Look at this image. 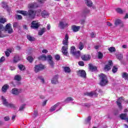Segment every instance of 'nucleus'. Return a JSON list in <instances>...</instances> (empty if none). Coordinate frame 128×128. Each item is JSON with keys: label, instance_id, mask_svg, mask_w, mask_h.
I'll return each instance as SVG.
<instances>
[{"label": "nucleus", "instance_id": "2f4dec72", "mask_svg": "<svg viewBox=\"0 0 128 128\" xmlns=\"http://www.w3.org/2000/svg\"><path fill=\"white\" fill-rule=\"evenodd\" d=\"M19 60H20V58L18 56H16L14 57L13 62H18Z\"/></svg>", "mask_w": 128, "mask_h": 128}, {"label": "nucleus", "instance_id": "6e6d98bb", "mask_svg": "<svg viewBox=\"0 0 128 128\" xmlns=\"http://www.w3.org/2000/svg\"><path fill=\"white\" fill-rule=\"evenodd\" d=\"M16 18H18V20H22V16L20 15H17L16 16Z\"/></svg>", "mask_w": 128, "mask_h": 128}, {"label": "nucleus", "instance_id": "f8f14e48", "mask_svg": "<svg viewBox=\"0 0 128 128\" xmlns=\"http://www.w3.org/2000/svg\"><path fill=\"white\" fill-rule=\"evenodd\" d=\"M68 26V23L66 22V20H62V21H60L58 27L60 28H64L66 26Z\"/></svg>", "mask_w": 128, "mask_h": 128}, {"label": "nucleus", "instance_id": "ea45409f", "mask_svg": "<svg viewBox=\"0 0 128 128\" xmlns=\"http://www.w3.org/2000/svg\"><path fill=\"white\" fill-rule=\"evenodd\" d=\"M0 24H4V22H6V18H0Z\"/></svg>", "mask_w": 128, "mask_h": 128}, {"label": "nucleus", "instance_id": "69168bd1", "mask_svg": "<svg viewBox=\"0 0 128 128\" xmlns=\"http://www.w3.org/2000/svg\"><path fill=\"white\" fill-rule=\"evenodd\" d=\"M46 0H38V2H40V4H42Z\"/></svg>", "mask_w": 128, "mask_h": 128}, {"label": "nucleus", "instance_id": "79ce46f5", "mask_svg": "<svg viewBox=\"0 0 128 128\" xmlns=\"http://www.w3.org/2000/svg\"><path fill=\"white\" fill-rule=\"evenodd\" d=\"M18 66L19 70H24V68H26L22 64L18 65Z\"/></svg>", "mask_w": 128, "mask_h": 128}, {"label": "nucleus", "instance_id": "e433bc0d", "mask_svg": "<svg viewBox=\"0 0 128 128\" xmlns=\"http://www.w3.org/2000/svg\"><path fill=\"white\" fill-rule=\"evenodd\" d=\"M122 24V20L118 19L116 20L114 22L115 26H118V24Z\"/></svg>", "mask_w": 128, "mask_h": 128}, {"label": "nucleus", "instance_id": "cd10ccee", "mask_svg": "<svg viewBox=\"0 0 128 128\" xmlns=\"http://www.w3.org/2000/svg\"><path fill=\"white\" fill-rule=\"evenodd\" d=\"M78 48L80 50H82L84 49V44L82 42H80L79 43Z\"/></svg>", "mask_w": 128, "mask_h": 128}, {"label": "nucleus", "instance_id": "5701e85b", "mask_svg": "<svg viewBox=\"0 0 128 128\" xmlns=\"http://www.w3.org/2000/svg\"><path fill=\"white\" fill-rule=\"evenodd\" d=\"M80 26H72V30L74 32H78L80 30Z\"/></svg>", "mask_w": 128, "mask_h": 128}, {"label": "nucleus", "instance_id": "6ab92c4d", "mask_svg": "<svg viewBox=\"0 0 128 128\" xmlns=\"http://www.w3.org/2000/svg\"><path fill=\"white\" fill-rule=\"evenodd\" d=\"M82 60H90L91 56L89 54H84L81 56Z\"/></svg>", "mask_w": 128, "mask_h": 128}, {"label": "nucleus", "instance_id": "3c124183", "mask_svg": "<svg viewBox=\"0 0 128 128\" xmlns=\"http://www.w3.org/2000/svg\"><path fill=\"white\" fill-rule=\"evenodd\" d=\"M4 60H6V58H4V56H2L0 59V64H2Z\"/></svg>", "mask_w": 128, "mask_h": 128}, {"label": "nucleus", "instance_id": "a211bd4d", "mask_svg": "<svg viewBox=\"0 0 128 128\" xmlns=\"http://www.w3.org/2000/svg\"><path fill=\"white\" fill-rule=\"evenodd\" d=\"M120 118H121V120H126L128 122V116L127 114H122L120 115Z\"/></svg>", "mask_w": 128, "mask_h": 128}, {"label": "nucleus", "instance_id": "4be33fe9", "mask_svg": "<svg viewBox=\"0 0 128 128\" xmlns=\"http://www.w3.org/2000/svg\"><path fill=\"white\" fill-rule=\"evenodd\" d=\"M84 2L87 6H88L89 8H92V0H84Z\"/></svg>", "mask_w": 128, "mask_h": 128}, {"label": "nucleus", "instance_id": "393cba45", "mask_svg": "<svg viewBox=\"0 0 128 128\" xmlns=\"http://www.w3.org/2000/svg\"><path fill=\"white\" fill-rule=\"evenodd\" d=\"M38 6L36 3H32L29 4L28 7L29 8H38Z\"/></svg>", "mask_w": 128, "mask_h": 128}, {"label": "nucleus", "instance_id": "9d476101", "mask_svg": "<svg viewBox=\"0 0 128 128\" xmlns=\"http://www.w3.org/2000/svg\"><path fill=\"white\" fill-rule=\"evenodd\" d=\"M44 68V66L42 65V64L36 65L34 67V71L35 72H38L40 70H42Z\"/></svg>", "mask_w": 128, "mask_h": 128}, {"label": "nucleus", "instance_id": "bf43d9fd", "mask_svg": "<svg viewBox=\"0 0 128 128\" xmlns=\"http://www.w3.org/2000/svg\"><path fill=\"white\" fill-rule=\"evenodd\" d=\"M48 50H42V54H48Z\"/></svg>", "mask_w": 128, "mask_h": 128}, {"label": "nucleus", "instance_id": "1a4fd4ad", "mask_svg": "<svg viewBox=\"0 0 128 128\" xmlns=\"http://www.w3.org/2000/svg\"><path fill=\"white\" fill-rule=\"evenodd\" d=\"M6 32H8V34H12L14 32V30H12V26L10 23L8 24L5 28Z\"/></svg>", "mask_w": 128, "mask_h": 128}, {"label": "nucleus", "instance_id": "5fc2aeb1", "mask_svg": "<svg viewBox=\"0 0 128 128\" xmlns=\"http://www.w3.org/2000/svg\"><path fill=\"white\" fill-rule=\"evenodd\" d=\"M78 64L81 66H84V62L82 61H80L78 62Z\"/></svg>", "mask_w": 128, "mask_h": 128}, {"label": "nucleus", "instance_id": "58836bf2", "mask_svg": "<svg viewBox=\"0 0 128 128\" xmlns=\"http://www.w3.org/2000/svg\"><path fill=\"white\" fill-rule=\"evenodd\" d=\"M108 50H109L110 52H116V48H114V47H110L108 48Z\"/></svg>", "mask_w": 128, "mask_h": 128}, {"label": "nucleus", "instance_id": "4d7b16f0", "mask_svg": "<svg viewBox=\"0 0 128 128\" xmlns=\"http://www.w3.org/2000/svg\"><path fill=\"white\" fill-rule=\"evenodd\" d=\"M4 120L6 122H8V120H10V117L6 116V117H4Z\"/></svg>", "mask_w": 128, "mask_h": 128}, {"label": "nucleus", "instance_id": "423d86ee", "mask_svg": "<svg viewBox=\"0 0 128 128\" xmlns=\"http://www.w3.org/2000/svg\"><path fill=\"white\" fill-rule=\"evenodd\" d=\"M124 102H126V104H128V100L124 101V97H120L116 102L117 106L120 110H122V103Z\"/></svg>", "mask_w": 128, "mask_h": 128}, {"label": "nucleus", "instance_id": "052dcab7", "mask_svg": "<svg viewBox=\"0 0 128 128\" xmlns=\"http://www.w3.org/2000/svg\"><path fill=\"white\" fill-rule=\"evenodd\" d=\"M48 102V100H45L43 102H42V106H44L46 104V102Z\"/></svg>", "mask_w": 128, "mask_h": 128}, {"label": "nucleus", "instance_id": "ddd939ff", "mask_svg": "<svg viewBox=\"0 0 128 128\" xmlns=\"http://www.w3.org/2000/svg\"><path fill=\"white\" fill-rule=\"evenodd\" d=\"M112 66V61L110 60L108 62V64L107 65H106L104 68V70H110L111 68L110 66Z\"/></svg>", "mask_w": 128, "mask_h": 128}, {"label": "nucleus", "instance_id": "f704fd0d", "mask_svg": "<svg viewBox=\"0 0 128 128\" xmlns=\"http://www.w3.org/2000/svg\"><path fill=\"white\" fill-rule=\"evenodd\" d=\"M14 80H18V82H20V80H22V77L20 75H16L14 76Z\"/></svg>", "mask_w": 128, "mask_h": 128}, {"label": "nucleus", "instance_id": "a18cd8bd", "mask_svg": "<svg viewBox=\"0 0 128 128\" xmlns=\"http://www.w3.org/2000/svg\"><path fill=\"white\" fill-rule=\"evenodd\" d=\"M13 28H18V23L16 22H14L13 24Z\"/></svg>", "mask_w": 128, "mask_h": 128}, {"label": "nucleus", "instance_id": "7c9ffc66", "mask_svg": "<svg viewBox=\"0 0 128 128\" xmlns=\"http://www.w3.org/2000/svg\"><path fill=\"white\" fill-rule=\"evenodd\" d=\"M2 6L4 8H6V10L10 12V10H8V6L6 5V3L5 2H2Z\"/></svg>", "mask_w": 128, "mask_h": 128}, {"label": "nucleus", "instance_id": "412c9836", "mask_svg": "<svg viewBox=\"0 0 128 128\" xmlns=\"http://www.w3.org/2000/svg\"><path fill=\"white\" fill-rule=\"evenodd\" d=\"M9 88H10V86L8 84H6L2 86V92H6V90H8Z\"/></svg>", "mask_w": 128, "mask_h": 128}, {"label": "nucleus", "instance_id": "473e14b6", "mask_svg": "<svg viewBox=\"0 0 128 128\" xmlns=\"http://www.w3.org/2000/svg\"><path fill=\"white\" fill-rule=\"evenodd\" d=\"M27 38L28 40H30V42H34V40H36L34 38L32 37L30 35L27 36Z\"/></svg>", "mask_w": 128, "mask_h": 128}, {"label": "nucleus", "instance_id": "de8ad7c7", "mask_svg": "<svg viewBox=\"0 0 128 128\" xmlns=\"http://www.w3.org/2000/svg\"><path fill=\"white\" fill-rule=\"evenodd\" d=\"M116 12H118L119 14H122L123 12L122 10V8H116Z\"/></svg>", "mask_w": 128, "mask_h": 128}, {"label": "nucleus", "instance_id": "39448f33", "mask_svg": "<svg viewBox=\"0 0 128 128\" xmlns=\"http://www.w3.org/2000/svg\"><path fill=\"white\" fill-rule=\"evenodd\" d=\"M1 100L2 102V104L6 106L8 108H16V105L12 103H8V101H6V99L4 96H2Z\"/></svg>", "mask_w": 128, "mask_h": 128}, {"label": "nucleus", "instance_id": "774afa93", "mask_svg": "<svg viewBox=\"0 0 128 128\" xmlns=\"http://www.w3.org/2000/svg\"><path fill=\"white\" fill-rule=\"evenodd\" d=\"M10 70H16V68L11 66L10 68Z\"/></svg>", "mask_w": 128, "mask_h": 128}, {"label": "nucleus", "instance_id": "603ef678", "mask_svg": "<svg viewBox=\"0 0 128 128\" xmlns=\"http://www.w3.org/2000/svg\"><path fill=\"white\" fill-rule=\"evenodd\" d=\"M112 71L114 74H116V72H118V68L114 66L112 69Z\"/></svg>", "mask_w": 128, "mask_h": 128}, {"label": "nucleus", "instance_id": "49530a36", "mask_svg": "<svg viewBox=\"0 0 128 128\" xmlns=\"http://www.w3.org/2000/svg\"><path fill=\"white\" fill-rule=\"evenodd\" d=\"M24 108H26V104H22V105L20 106V108H19V110H20V111L24 110Z\"/></svg>", "mask_w": 128, "mask_h": 128}, {"label": "nucleus", "instance_id": "7ed1b4c3", "mask_svg": "<svg viewBox=\"0 0 128 128\" xmlns=\"http://www.w3.org/2000/svg\"><path fill=\"white\" fill-rule=\"evenodd\" d=\"M39 60H48V62L50 64V66L53 68L54 67V61H52V56L50 55H48L47 57L44 54H42V56H39Z\"/></svg>", "mask_w": 128, "mask_h": 128}, {"label": "nucleus", "instance_id": "a878e982", "mask_svg": "<svg viewBox=\"0 0 128 128\" xmlns=\"http://www.w3.org/2000/svg\"><path fill=\"white\" fill-rule=\"evenodd\" d=\"M87 96H98V94H96V91H94L87 93Z\"/></svg>", "mask_w": 128, "mask_h": 128}, {"label": "nucleus", "instance_id": "9b49d317", "mask_svg": "<svg viewBox=\"0 0 128 128\" xmlns=\"http://www.w3.org/2000/svg\"><path fill=\"white\" fill-rule=\"evenodd\" d=\"M40 26V24L39 22H36V21H33L32 22L31 28L34 30H36Z\"/></svg>", "mask_w": 128, "mask_h": 128}, {"label": "nucleus", "instance_id": "13d9d810", "mask_svg": "<svg viewBox=\"0 0 128 128\" xmlns=\"http://www.w3.org/2000/svg\"><path fill=\"white\" fill-rule=\"evenodd\" d=\"M90 36L92 38H95L96 37V34L94 33V32H91L90 34Z\"/></svg>", "mask_w": 128, "mask_h": 128}, {"label": "nucleus", "instance_id": "0e129e2a", "mask_svg": "<svg viewBox=\"0 0 128 128\" xmlns=\"http://www.w3.org/2000/svg\"><path fill=\"white\" fill-rule=\"evenodd\" d=\"M40 80L41 82H42V84H44V80L43 78H40Z\"/></svg>", "mask_w": 128, "mask_h": 128}, {"label": "nucleus", "instance_id": "338daca9", "mask_svg": "<svg viewBox=\"0 0 128 128\" xmlns=\"http://www.w3.org/2000/svg\"><path fill=\"white\" fill-rule=\"evenodd\" d=\"M80 23L82 24H84V20H81L80 21Z\"/></svg>", "mask_w": 128, "mask_h": 128}, {"label": "nucleus", "instance_id": "72a5a7b5", "mask_svg": "<svg viewBox=\"0 0 128 128\" xmlns=\"http://www.w3.org/2000/svg\"><path fill=\"white\" fill-rule=\"evenodd\" d=\"M116 56V58L118 60H122V58H124V56L122 55V54L119 53Z\"/></svg>", "mask_w": 128, "mask_h": 128}, {"label": "nucleus", "instance_id": "f03ea898", "mask_svg": "<svg viewBox=\"0 0 128 128\" xmlns=\"http://www.w3.org/2000/svg\"><path fill=\"white\" fill-rule=\"evenodd\" d=\"M18 12L23 14V16H28L29 18L34 19L36 18V11L30 10L28 12L24 10H18Z\"/></svg>", "mask_w": 128, "mask_h": 128}, {"label": "nucleus", "instance_id": "680f3d73", "mask_svg": "<svg viewBox=\"0 0 128 128\" xmlns=\"http://www.w3.org/2000/svg\"><path fill=\"white\" fill-rule=\"evenodd\" d=\"M47 28H48V30H50V24H48Z\"/></svg>", "mask_w": 128, "mask_h": 128}, {"label": "nucleus", "instance_id": "a19ab883", "mask_svg": "<svg viewBox=\"0 0 128 128\" xmlns=\"http://www.w3.org/2000/svg\"><path fill=\"white\" fill-rule=\"evenodd\" d=\"M91 120H92V117H90V116H88L87 119L85 120L86 124H90Z\"/></svg>", "mask_w": 128, "mask_h": 128}, {"label": "nucleus", "instance_id": "c756f323", "mask_svg": "<svg viewBox=\"0 0 128 128\" xmlns=\"http://www.w3.org/2000/svg\"><path fill=\"white\" fill-rule=\"evenodd\" d=\"M46 28H42V29H41L39 32H38V35L39 36H42V34H44V32H46Z\"/></svg>", "mask_w": 128, "mask_h": 128}, {"label": "nucleus", "instance_id": "aec40b11", "mask_svg": "<svg viewBox=\"0 0 128 128\" xmlns=\"http://www.w3.org/2000/svg\"><path fill=\"white\" fill-rule=\"evenodd\" d=\"M41 15L42 18H48V16H50V14H48V12H46V10L42 11L41 13Z\"/></svg>", "mask_w": 128, "mask_h": 128}, {"label": "nucleus", "instance_id": "c85d7f7f", "mask_svg": "<svg viewBox=\"0 0 128 128\" xmlns=\"http://www.w3.org/2000/svg\"><path fill=\"white\" fill-rule=\"evenodd\" d=\"M122 77L123 78H124V80H128V74L124 72L122 74Z\"/></svg>", "mask_w": 128, "mask_h": 128}, {"label": "nucleus", "instance_id": "20e7f679", "mask_svg": "<svg viewBox=\"0 0 128 128\" xmlns=\"http://www.w3.org/2000/svg\"><path fill=\"white\" fill-rule=\"evenodd\" d=\"M99 76L100 78V86H106V84H108V82L106 76L104 74H102L99 75Z\"/></svg>", "mask_w": 128, "mask_h": 128}, {"label": "nucleus", "instance_id": "c03bdc74", "mask_svg": "<svg viewBox=\"0 0 128 128\" xmlns=\"http://www.w3.org/2000/svg\"><path fill=\"white\" fill-rule=\"evenodd\" d=\"M10 52H12V50L8 49V51L5 52L6 56H10Z\"/></svg>", "mask_w": 128, "mask_h": 128}, {"label": "nucleus", "instance_id": "864d4df0", "mask_svg": "<svg viewBox=\"0 0 128 128\" xmlns=\"http://www.w3.org/2000/svg\"><path fill=\"white\" fill-rule=\"evenodd\" d=\"M55 58L56 60H60V56L58 54H56L55 56Z\"/></svg>", "mask_w": 128, "mask_h": 128}, {"label": "nucleus", "instance_id": "e2e57ef3", "mask_svg": "<svg viewBox=\"0 0 128 128\" xmlns=\"http://www.w3.org/2000/svg\"><path fill=\"white\" fill-rule=\"evenodd\" d=\"M107 26H112V24L110 22H107Z\"/></svg>", "mask_w": 128, "mask_h": 128}, {"label": "nucleus", "instance_id": "f3484780", "mask_svg": "<svg viewBox=\"0 0 128 128\" xmlns=\"http://www.w3.org/2000/svg\"><path fill=\"white\" fill-rule=\"evenodd\" d=\"M58 75L54 76L52 80V84H58Z\"/></svg>", "mask_w": 128, "mask_h": 128}, {"label": "nucleus", "instance_id": "f257e3e1", "mask_svg": "<svg viewBox=\"0 0 128 128\" xmlns=\"http://www.w3.org/2000/svg\"><path fill=\"white\" fill-rule=\"evenodd\" d=\"M62 44L64 46L62 47V52L64 56H67L68 50V35L66 34L62 42Z\"/></svg>", "mask_w": 128, "mask_h": 128}, {"label": "nucleus", "instance_id": "4c0bfd02", "mask_svg": "<svg viewBox=\"0 0 128 128\" xmlns=\"http://www.w3.org/2000/svg\"><path fill=\"white\" fill-rule=\"evenodd\" d=\"M42 12V10H38L37 11L35 12V14L36 16H40V14Z\"/></svg>", "mask_w": 128, "mask_h": 128}, {"label": "nucleus", "instance_id": "37998d69", "mask_svg": "<svg viewBox=\"0 0 128 128\" xmlns=\"http://www.w3.org/2000/svg\"><path fill=\"white\" fill-rule=\"evenodd\" d=\"M74 99L71 97H68L66 100V102H72Z\"/></svg>", "mask_w": 128, "mask_h": 128}, {"label": "nucleus", "instance_id": "c9c22d12", "mask_svg": "<svg viewBox=\"0 0 128 128\" xmlns=\"http://www.w3.org/2000/svg\"><path fill=\"white\" fill-rule=\"evenodd\" d=\"M26 59L29 62H32V60H34V58L31 56H28L26 58Z\"/></svg>", "mask_w": 128, "mask_h": 128}, {"label": "nucleus", "instance_id": "6e6552de", "mask_svg": "<svg viewBox=\"0 0 128 128\" xmlns=\"http://www.w3.org/2000/svg\"><path fill=\"white\" fill-rule=\"evenodd\" d=\"M60 102H58L57 104H55L54 106H51V108L50 109V112H54L56 110H57L56 112H58V110H60Z\"/></svg>", "mask_w": 128, "mask_h": 128}, {"label": "nucleus", "instance_id": "8fccbe9b", "mask_svg": "<svg viewBox=\"0 0 128 128\" xmlns=\"http://www.w3.org/2000/svg\"><path fill=\"white\" fill-rule=\"evenodd\" d=\"M38 116V110H34L32 115V117L34 118H36Z\"/></svg>", "mask_w": 128, "mask_h": 128}, {"label": "nucleus", "instance_id": "2eb2a0df", "mask_svg": "<svg viewBox=\"0 0 128 128\" xmlns=\"http://www.w3.org/2000/svg\"><path fill=\"white\" fill-rule=\"evenodd\" d=\"M78 76H82V78H86V71L84 70H80L78 72Z\"/></svg>", "mask_w": 128, "mask_h": 128}, {"label": "nucleus", "instance_id": "0eeeda50", "mask_svg": "<svg viewBox=\"0 0 128 128\" xmlns=\"http://www.w3.org/2000/svg\"><path fill=\"white\" fill-rule=\"evenodd\" d=\"M70 52L71 54H72L73 56H74L76 58H80V52L79 50L76 51V47H74V46H72L71 47Z\"/></svg>", "mask_w": 128, "mask_h": 128}, {"label": "nucleus", "instance_id": "09e8293b", "mask_svg": "<svg viewBox=\"0 0 128 128\" xmlns=\"http://www.w3.org/2000/svg\"><path fill=\"white\" fill-rule=\"evenodd\" d=\"M102 56H104V54L100 52H98V58H102Z\"/></svg>", "mask_w": 128, "mask_h": 128}, {"label": "nucleus", "instance_id": "dca6fc26", "mask_svg": "<svg viewBox=\"0 0 128 128\" xmlns=\"http://www.w3.org/2000/svg\"><path fill=\"white\" fill-rule=\"evenodd\" d=\"M22 92V90L20 89H18L16 88H14L12 89V94H15L16 96H18L20 92Z\"/></svg>", "mask_w": 128, "mask_h": 128}, {"label": "nucleus", "instance_id": "4468645a", "mask_svg": "<svg viewBox=\"0 0 128 128\" xmlns=\"http://www.w3.org/2000/svg\"><path fill=\"white\" fill-rule=\"evenodd\" d=\"M90 10H88V8H85L84 9L82 14H81V16H83L84 18H86V16H88V14H90Z\"/></svg>", "mask_w": 128, "mask_h": 128}, {"label": "nucleus", "instance_id": "bb28decb", "mask_svg": "<svg viewBox=\"0 0 128 128\" xmlns=\"http://www.w3.org/2000/svg\"><path fill=\"white\" fill-rule=\"evenodd\" d=\"M89 68H90V70H92V72H94L95 70H97L96 66H94V65H92V64H89Z\"/></svg>", "mask_w": 128, "mask_h": 128}, {"label": "nucleus", "instance_id": "b1692460", "mask_svg": "<svg viewBox=\"0 0 128 128\" xmlns=\"http://www.w3.org/2000/svg\"><path fill=\"white\" fill-rule=\"evenodd\" d=\"M64 70L66 74H70L72 72L70 68L68 66L63 67Z\"/></svg>", "mask_w": 128, "mask_h": 128}]
</instances>
